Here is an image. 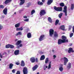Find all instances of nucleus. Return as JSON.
<instances>
[{"mask_svg":"<svg viewBox=\"0 0 74 74\" xmlns=\"http://www.w3.org/2000/svg\"><path fill=\"white\" fill-rule=\"evenodd\" d=\"M60 29L61 30H65V27L64 26V25H62L60 27Z\"/></svg>","mask_w":74,"mask_h":74,"instance_id":"b1692460","label":"nucleus"},{"mask_svg":"<svg viewBox=\"0 0 74 74\" xmlns=\"http://www.w3.org/2000/svg\"><path fill=\"white\" fill-rule=\"evenodd\" d=\"M72 32L74 33V26H73L72 27Z\"/></svg>","mask_w":74,"mask_h":74,"instance_id":"8fccbe9b","label":"nucleus"},{"mask_svg":"<svg viewBox=\"0 0 74 74\" xmlns=\"http://www.w3.org/2000/svg\"><path fill=\"white\" fill-rule=\"evenodd\" d=\"M68 52L69 53H71V52L73 53L74 52V51L73 50V48L70 47L69 48V50L68 51Z\"/></svg>","mask_w":74,"mask_h":74,"instance_id":"6e6552de","label":"nucleus"},{"mask_svg":"<svg viewBox=\"0 0 74 74\" xmlns=\"http://www.w3.org/2000/svg\"><path fill=\"white\" fill-rule=\"evenodd\" d=\"M28 5H30V3H28Z\"/></svg>","mask_w":74,"mask_h":74,"instance_id":"338daca9","label":"nucleus"},{"mask_svg":"<svg viewBox=\"0 0 74 74\" xmlns=\"http://www.w3.org/2000/svg\"><path fill=\"white\" fill-rule=\"evenodd\" d=\"M10 44L7 45L5 46V48H10Z\"/></svg>","mask_w":74,"mask_h":74,"instance_id":"c9c22d12","label":"nucleus"},{"mask_svg":"<svg viewBox=\"0 0 74 74\" xmlns=\"http://www.w3.org/2000/svg\"><path fill=\"white\" fill-rule=\"evenodd\" d=\"M43 4V3L42 2H40L39 5H42Z\"/></svg>","mask_w":74,"mask_h":74,"instance_id":"864d4df0","label":"nucleus"},{"mask_svg":"<svg viewBox=\"0 0 74 74\" xmlns=\"http://www.w3.org/2000/svg\"><path fill=\"white\" fill-rule=\"evenodd\" d=\"M71 9L72 10H73L74 9V5L72 4L71 5Z\"/></svg>","mask_w":74,"mask_h":74,"instance_id":"4c0bfd02","label":"nucleus"},{"mask_svg":"<svg viewBox=\"0 0 74 74\" xmlns=\"http://www.w3.org/2000/svg\"><path fill=\"white\" fill-rule=\"evenodd\" d=\"M42 1L43 3H44L45 2V0H42Z\"/></svg>","mask_w":74,"mask_h":74,"instance_id":"e2e57ef3","label":"nucleus"},{"mask_svg":"<svg viewBox=\"0 0 74 74\" xmlns=\"http://www.w3.org/2000/svg\"><path fill=\"white\" fill-rule=\"evenodd\" d=\"M59 20L58 19L56 20L55 23V25H56L58 24V23H59Z\"/></svg>","mask_w":74,"mask_h":74,"instance_id":"bb28decb","label":"nucleus"},{"mask_svg":"<svg viewBox=\"0 0 74 74\" xmlns=\"http://www.w3.org/2000/svg\"><path fill=\"white\" fill-rule=\"evenodd\" d=\"M53 2V0H48L47 4L48 5H50Z\"/></svg>","mask_w":74,"mask_h":74,"instance_id":"ddd939ff","label":"nucleus"},{"mask_svg":"<svg viewBox=\"0 0 74 74\" xmlns=\"http://www.w3.org/2000/svg\"><path fill=\"white\" fill-rule=\"evenodd\" d=\"M62 59H63L64 62V65H66L67 63L69 61V60L67 59L66 57H64V58H62Z\"/></svg>","mask_w":74,"mask_h":74,"instance_id":"39448f33","label":"nucleus"},{"mask_svg":"<svg viewBox=\"0 0 74 74\" xmlns=\"http://www.w3.org/2000/svg\"><path fill=\"white\" fill-rule=\"evenodd\" d=\"M12 1V0H6L4 2V3H5V4H7L8 3H9L11 2Z\"/></svg>","mask_w":74,"mask_h":74,"instance_id":"2eb2a0df","label":"nucleus"},{"mask_svg":"<svg viewBox=\"0 0 74 74\" xmlns=\"http://www.w3.org/2000/svg\"><path fill=\"white\" fill-rule=\"evenodd\" d=\"M44 37H45V35H41L40 36L39 38V41H42V40H44Z\"/></svg>","mask_w":74,"mask_h":74,"instance_id":"0eeeda50","label":"nucleus"},{"mask_svg":"<svg viewBox=\"0 0 74 74\" xmlns=\"http://www.w3.org/2000/svg\"><path fill=\"white\" fill-rule=\"evenodd\" d=\"M27 37L28 38H30L32 37V34L30 33H28L27 34Z\"/></svg>","mask_w":74,"mask_h":74,"instance_id":"a211bd4d","label":"nucleus"},{"mask_svg":"<svg viewBox=\"0 0 74 74\" xmlns=\"http://www.w3.org/2000/svg\"><path fill=\"white\" fill-rule=\"evenodd\" d=\"M46 11L45 10H40V16H42V15H44L45 14H46Z\"/></svg>","mask_w":74,"mask_h":74,"instance_id":"f257e3e1","label":"nucleus"},{"mask_svg":"<svg viewBox=\"0 0 74 74\" xmlns=\"http://www.w3.org/2000/svg\"><path fill=\"white\" fill-rule=\"evenodd\" d=\"M37 68H38V65H36L32 68V69L33 71H35Z\"/></svg>","mask_w":74,"mask_h":74,"instance_id":"f8f14e48","label":"nucleus"},{"mask_svg":"<svg viewBox=\"0 0 74 74\" xmlns=\"http://www.w3.org/2000/svg\"><path fill=\"white\" fill-rule=\"evenodd\" d=\"M18 35H22V33L21 32H19L16 33V34L15 35V36H18Z\"/></svg>","mask_w":74,"mask_h":74,"instance_id":"a878e982","label":"nucleus"},{"mask_svg":"<svg viewBox=\"0 0 74 74\" xmlns=\"http://www.w3.org/2000/svg\"><path fill=\"white\" fill-rule=\"evenodd\" d=\"M27 17L26 16H23V18H27Z\"/></svg>","mask_w":74,"mask_h":74,"instance_id":"13d9d810","label":"nucleus"},{"mask_svg":"<svg viewBox=\"0 0 74 74\" xmlns=\"http://www.w3.org/2000/svg\"><path fill=\"white\" fill-rule=\"evenodd\" d=\"M23 72L24 74H27V73H28V71L27 70V67H24L23 68Z\"/></svg>","mask_w":74,"mask_h":74,"instance_id":"f03ea898","label":"nucleus"},{"mask_svg":"<svg viewBox=\"0 0 74 74\" xmlns=\"http://www.w3.org/2000/svg\"><path fill=\"white\" fill-rule=\"evenodd\" d=\"M60 67H63V64H61L60 65Z\"/></svg>","mask_w":74,"mask_h":74,"instance_id":"0e129e2a","label":"nucleus"},{"mask_svg":"<svg viewBox=\"0 0 74 74\" xmlns=\"http://www.w3.org/2000/svg\"><path fill=\"white\" fill-rule=\"evenodd\" d=\"M16 65H19V64H19V62H16Z\"/></svg>","mask_w":74,"mask_h":74,"instance_id":"6e6d98bb","label":"nucleus"},{"mask_svg":"<svg viewBox=\"0 0 74 74\" xmlns=\"http://www.w3.org/2000/svg\"><path fill=\"white\" fill-rule=\"evenodd\" d=\"M19 46H20V47H22V46H23V45L22 44H20L19 45Z\"/></svg>","mask_w":74,"mask_h":74,"instance_id":"5fc2aeb1","label":"nucleus"},{"mask_svg":"<svg viewBox=\"0 0 74 74\" xmlns=\"http://www.w3.org/2000/svg\"><path fill=\"white\" fill-rule=\"evenodd\" d=\"M54 36L55 37L57 38V37H58V33L56 32H54Z\"/></svg>","mask_w":74,"mask_h":74,"instance_id":"dca6fc26","label":"nucleus"},{"mask_svg":"<svg viewBox=\"0 0 74 74\" xmlns=\"http://www.w3.org/2000/svg\"><path fill=\"white\" fill-rule=\"evenodd\" d=\"M3 13L5 15L7 14V8H5L3 10Z\"/></svg>","mask_w":74,"mask_h":74,"instance_id":"9b49d317","label":"nucleus"},{"mask_svg":"<svg viewBox=\"0 0 74 74\" xmlns=\"http://www.w3.org/2000/svg\"><path fill=\"white\" fill-rule=\"evenodd\" d=\"M44 70H46V68H45V66H44Z\"/></svg>","mask_w":74,"mask_h":74,"instance_id":"bf43d9fd","label":"nucleus"},{"mask_svg":"<svg viewBox=\"0 0 74 74\" xmlns=\"http://www.w3.org/2000/svg\"><path fill=\"white\" fill-rule=\"evenodd\" d=\"M60 5L61 7H64V3H60Z\"/></svg>","mask_w":74,"mask_h":74,"instance_id":"473e14b6","label":"nucleus"},{"mask_svg":"<svg viewBox=\"0 0 74 74\" xmlns=\"http://www.w3.org/2000/svg\"><path fill=\"white\" fill-rule=\"evenodd\" d=\"M20 26V23H18L17 24H16L15 25V27H16V28L18 27H19Z\"/></svg>","mask_w":74,"mask_h":74,"instance_id":"393cba45","label":"nucleus"},{"mask_svg":"<svg viewBox=\"0 0 74 74\" xmlns=\"http://www.w3.org/2000/svg\"><path fill=\"white\" fill-rule=\"evenodd\" d=\"M48 20L49 22H50V23H52V20L50 17H48Z\"/></svg>","mask_w":74,"mask_h":74,"instance_id":"5701e85b","label":"nucleus"},{"mask_svg":"<svg viewBox=\"0 0 74 74\" xmlns=\"http://www.w3.org/2000/svg\"><path fill=\"white\" fill-rule=\"evenodd\" d=\"M73 35H74V33H71L70 34V38H71V37H72V36H73Z\"/></svg>","mask_w":74,"mask_h":74,"instance_id":"ea45409f","label":"nucleus"},{"mask_svg":"<svg viewBox=\"0 0 74 74\" xmlns=\"http://www.w3.org/2000/svg\"><path fill=\"white\" fill-rule=\"evenodd\" d=\"M51 67V65L50 64H49L48 66V69H50Z\"/></svg>","mask_w":74,"mask_h":74,"instance_id":"603ef678","label":"nucleus"},{"mask_svg":"<svg viewBox=\"0 0 74 74\" xmlns=\"http://www.w3.org/2000/svg\"><path fill=\"white\" fill-rule=\"evenodd\" d=\"M30 61L32 63H34L36 62V58L34 57H32L30 58Z\"/></svg>","mask_w":74,"mask_h":74,"instance_id":"1a4fd4ad","label":"nucleus"},{"mask_svg":"<svg viewBox=\"0 0 74 74\" xmlns=\"http://www.w3.org/2000/svg\"><path fill=\"white\" fill-rule=\"evenodd\" d=\"M49 61V59H48V58H47L45 60V63H46V64H47Z\"/></svg>","mask_w":74,"mask_h":74,"instance_id":"c85d7f7f","label":"nucleus"},{"mask_svg":"<svg viewBox=\"0 0 74 74\" xmlns=\"http://www.w3.org/2000/svg\"><path fill=\"white\" fill-rule=\"evenodd\" d=\"M59 70L60 71H63V68L62 67H60Z\"/></svg>","mask_w":74,"mask_h":74,"instance_id":"c756f323","label":"nucleus"},{"mask_svg":"<svg viewBox=\"0 0 74 74\" xmlns=\"http://www.w3.org/2000/svg\"><path fill=\"white\" fill-rule=\"evenodd\" d=\"M35 62H36V63H37V62H38V59L37 58H36L35 59Z\"/></svg>","mask_w":74,"mask_h":74,"instance_id":"a18cd8bd","label":"nucleus"},{"mask_svg":"<svg viewBox=\"0 0 74 74\" xmlns=\"http://www.w3.org/2000/svg\"><path fill=\"white\" fill-rule=\"evenodd\" d=\"M22 42V41L21 40H18L16 44V45H17V46H18L19 44H21V43Z\"/></svg>","mask_w":74,"mask_h":74,"instance_id":"f3484780","label":"nucleus"},{"mask_svg":"<svg viewBox=\"0 0 74 74\" xmlns=\"http://www.w3.org/2000/svg\"><path fill=\"white\" fill-rule=\"evenodd\" d=\"M34 13H35V10H32L31 12V15H33Z\"/></svg>","mask_w":74,"mask_h":74,"instance_id":"f704fd0d","label":"nucleus"},{"mask_svg":"<svg viewBox=\"0 0 74 74\" xmlns=\"http://www.w3.org/2000/svg\"><path fill=\"white\" fill-rule=\"evenodd\" d=\"M19 47H20L19 46H17V48H19Z\"/></svg>","mask_w":74,"mask_h":74,"instance_id":"774afa93","label":"nucleus"},{"mask_svg":"<svg viewBox=\"0 0 74 74\" xmlns=\"http://www.w3.org/2000/svg\"><path fill=\"white\" fill-rule=\"evenodd\" d=\"M19 29L20 30V31H22V30H23V28L22 27L19 28Z\"/></svg>","mask_w":74,"mask_h":74,"instance_id":"de8ad7c7","label":"nucleus"},{"mask_svg":"<svg viewBox=\"0 0 74 74\" xmlns=\"http://www.w3.org/2000/svg\"><path fill=\"white\" fill-rule=\"evenodd\" d=\"M45 56L44 55H42L40 57V60H43L45 59Z\"/></svg>","mask_w":74,"mask_h":74,"instance_id":"aec40b11","label":"nucleus"},{"mask_svg":"<svg viewBox=\"0 0 74 74\" xmlns=\"http://www.w3.org/2000/svg\"><path fill=\"white\" fill-rule=\"evenodd\" d=\"M72 28V26L71 25L69 26V30H71V29Z\"/></svg>","mask_w":74,"mask_h":74,"instance_id":"c03bdc74","label":"nucleus"},{"mask_svg":"<svg viewBox=\"0 0 74 74\" xmlns=\"http://www.w3.org/2000/svg\"><path fill=\"white\" fill-rule=\"evenodd\" d=\"M4 6L3 5H0V8H4Z\"/></svg>","mask_w":74,"mask_h":74,"instance_id":"a19ab883","label":"nucleus"},{"mask_svg":"<svg viewBox=\"0 0 74 74\" xmlns=\"http://www.w3.org/2000/svg\"><path fill=\"white\" fill-rule=\"evenodd\" d=\"M16 74H21V72H20V71H17L16 73Z\"/></svg>","mask_w":74,"mask_h":74,"instance_id":"79ce46f5","label":"nucleus"},{"mask_svg":"<svg viewBox=\"0 0 74 74\" xmlns=\"http://www.w3.org/2000/svg\"><path fill=\"white\" fill-rule=\"evenodd\" d=\"M14 53L15 55H18L19 53V50H16L14 51Z\"/></svg>","mask_w":74,"mask_h":74,"instance_id":"9d476101","label":"nucleus"},{"mask_svg":"<svg viewBox=\"0 0 74 74\" xmlns=\"http://www.w3.org/2000/svg\"><path fill=\"white\" fill-rule=\"evenodd\" d=\"M12 72L13 73H15V70L14 69L12 71Z\"/></svg>","mask_w":74,"mask_h":74,"instance_id":"09e8293b","label":"nucleus"},{"mask_svg":"<svg viewBox=\"0 0 74 74\" xmlns=\"http://www.w3.org/2000/svg\"><path fill=\"white\" fill-rule=\"evenodd\" d=\"M21 67H24L25 66V63L23 60L21 61Z\"/></svg>","mask_w":74,"mask_h":74,"instance_id":"4468645a","label":"nucleus"},{"mask_svg":"<svg viewBox=\"0 0 74 74\" xmlns=\"http://www.w3.org/2000/svg\"><path fill=\"white\" fill-rule=\"evenodd\" d=\"M14 66V64L12 63H10L9 64V68L10 69H12V67Z\"/></svg>","mask_w":74,"mask_h":74,"instance_id":"412c9836","label":"nucleus"},{"mask_svg":"<svg viewBox=\"0 0 74 74\" xmlns=\"http://www.w3.org/2000/svg\"><path fill=\"white\" fill-rule=\"evenodd\" d=\"M24 21H25V22H28V21H29V19L26 18L25 20H24Z\"/></svg>","mask_w":74,"mask_h":74,"instance_id":"49530a36","label":"nucleus"},{"mask_svg":"<svg viewBox=\"0 0 74 74\" xmlns=\"http://www.w3.org/2000/svg\"><path fill=\"white\" fill-rule=\"evenodd\" d=\"M62 11V7H58V11Z\"/></svg>","mask_w":74,"mask_h":74,"instance_id":"7c9ffc66","label":"nucleus"},{"mask_svg":"<svg viewBox=\"0 0 74 74\" xmlns=\"http://www.w3.org/2000/svg\"><path fill=\"white\" fill-rule=\"evenodd\" d=\"M53 58H56V55H54L53 56Z\"/></svg>","mask_w":74,"mask_h":74,"instance_id":"052dcab7","label":"nucleus"},{"mask_svg":"<svg viewBox=\"0 0 74 74\" xmlns=\"http://www.w3.org/2000/svg\"><path fill=\"white\" fill-rule=\"evenodd\" d=\"M61 38L62 39H63V40H64V39L66 40L67 39V38L64 36H62Z\"/></svg>","mask_w":74,"mask_h":74,"instance_id":"2f4dec72","label":"nucleus"},{"mask_svg":"<svg viewBox=\"0 0 74 74\" xmlns=\"http://www.w3.org/2000/svg\"><path fill=\"white\" fill-rule=\"evenodd\" d=\"M71 63L69 62L68 65V66H67V68L68 69H70V68H71Z\"/></svg>","mask_w":74,"mask_h":74,"instance_id":"4be33fe9","label":"nucleus"},{"mask_svg":"<svg viewBox=\"0 0 74 74\" xmlns=\"http://www.w3.org/2000/svg\"><path fill=\"white\" fill-rule=\"evenodd\" d=\"M10 48H14V45H10Z\"/></svg>","mask_w":74,"mask_h":74,"instance_id":"58836bf2","label":"nucleus"},{"mask_svg":"<svg viewBox=\"0 0 74 74\" xmlns=\"http://www.w3.org/2000/svg\"><path fill=\"white\" fill-rule=\"evenodd\" d=\"M40 1H38V4L39 5V4H40Z\"/></svg>","mask_w":74,"mask_h":74,"instance_id":"69168bd1","label":"nucleus"},{"mask_svg":"<svg viewBox=\"0 0 74 74\" xmlns=\"http://www.w3.org/2000/svg\"><path fill=\"white\" fill-rule=\"evenodd\" d=\"M16 31H20L19 28H16Z\"/></svg>","mask_w":74,"mask_h":74,"instance_id":"3c124183","label":"nucleus"},{"mask_svg":"<svg viewBox=\"0 0 74 74\" xmlns=\"http://www.w3.org/2000/svg\"><path fill=\"white\" fill-rule=\"evenodd\" d=\"M3 26H2V25L0 24V30H1L2 29H3Z\"/></svg>","mask_w":74,"mask_h":74,"instance_id":"37998d69","label":"nucleus"},{"mask_svg":"<svg viewBox=\"0 0 74 74\" xmlns=\"http://www.w3.org/2000/svg\"><path fill=\"white\" fill-rule=\"evenodd\" d=\"M0 56L1 58H3V56H2V55H1V53H0Z\"/></svg>","mask_w":74,"mask_h":74,"instance_id":"4d7b16f0","label":"nucleus"},{"mask_svg":"<svg viewBox=\"0 0 74 74\" xmlns=\"http://www.w3.org/2000/svg\"><path fill=\"white\" fill-rule=\"evenodd\" d=\"M63 15V13H61L60 14H59L58 16L60 18H61V17L62 16V15Z\"/></svg>","mask_w":74,"mask_h":74,"instance_id":"72a5a7b5","label":"nucleus"},{"mask_svg":"<svg viewBox=\"0 0 74 74\" xmlns=\"http://www.w3.org/2000/svg\"><path fill=\"white\" fill-rule=\"evenodd\" d=\"M54 33V30L51 29L49 31V35L50 37H52Z\"/></svg>","mask_w":74,"mask_h":74,"instance_id":"7ed1b4c3","label":"nucleus"},{"mask_svg":"<svg viewBox=\"0 0 74 74\" xmlns=\"http://www.w3.org/2000/svg\"><path fill=\"white\" fill-rule=\"evenodd\" d=\"M64 40L63 39H60L58 40V45H60V44H62V43H64Z\"/></svg>","mask_w":74,"mask_h":74,"instance_id":"20e7f679","label":"nucleus"},{"mask_svg":"<svg viewBox=\"0 0 74 74\" xmlns=\"http://www.w3.org/2000/svg\"><path fill=\"white\" fill-rule=\"evenodd\" d=\"M21 1V2L20 3V5H22L23 4H24V3H25V0H20Z\"/></svg>","mask_w":74,"mask_h":74,"instance_id":"6ab92c4d","label":"nucleus"},{"mask_svg":"<svg viewBox=\"0 0 74 74\" xmlns=\"http://www.w3.org/2000/svg\"><path fill=\"white\" fill-rule=\"evenodd\" d=\"M72 45H73V44L72 43H71L70 45H69V46H72Z\"/></svg>","mask_w":74,"mask_h":74,"instance_id":"680f3d73","label":"nucleus"},{"mask_svg":"<svg viewBox=\"0 0 74 74\" xmlns=\"http://www.w3.org/2000/svg\"><path fill=\"white\" fill-rule=\"evenodd\" d=\"M63 12H64L65 16H67V6H65L64 8V10H63Z\"/></svg>","mask_w":74,"mask_h":74,"instance_id":"423d86ee","label":"nucleus"},{"mask_svg":"<svg viewBox=\"0 0 74 74\" xmlns=\"http://www.w3.org/2000/svg\"><path fill=\"white\" fill-rule=\"evenodd\" d=\"M54 8L56 11H58V9L59 8V7H56V6H54Z\"/></svg>","mask_w":74,"mask_h":74,"instance_id":"cd10ccee","label":"nucleus"},{"mask_svg":"<svg viewBox=\"0 0 74 74\" xmlns=\"http://www.w3.org/2000/svg\"><path fill=\"white\" fill-rule=\"evenodd\" d=\"M63 40H64V43H65V42H69L68 39L66 40L65 39H64Z\"/></svg>","mask_w":74,"mask_h":74,"instance_id":"e433bc0d","label":"nucleus"}]
</instances>
